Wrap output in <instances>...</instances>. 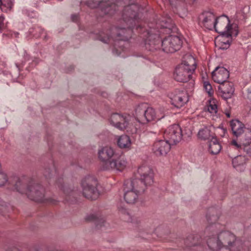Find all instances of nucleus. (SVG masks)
Masks as SVG:
<instances>
[{
  "mask_svg": "<svg viewBox=\"0 0 251 251\" xmlns=\"http://www.w3.org/2000/svg\"><path fill=\"white\" fill-rule=\"evenodd\" d=\"M182 41L177 36H169L162 41V50L166 53H174L181 47Z\"/></svg>",
  "mask_w": 251,
  "mask_h": 251,
  "instance_id": "9b49d317",
  "label": "nucleus"
},
{
  "mask_svg": "<svg viewBox=\"0 0 251 251\" xmlns=\"http://www.w3.org/2000/svg\"><path fill=\"white\" fill-rule=\"evenodd\" d=\"M203 87L206 92L209 96H211L213 94L214 91L212 88L211 85L208 81L203 82Z\"/></svg>",
  "mask_w": 251,
  "mask_h": 251,
  "instance_id": "2f4dec72",
  "label": "nucleus"
},
{
  "mask_svg": "<svg viewBox=\"0 0 251 251\" xmlns=\"http://www.w3.org/2000/svg\"><path fill=\"white\" fill-rule=\"evenodd\" d=\"M139 183L140 182L138 180H132L125 183L124 199L127 203H136L141 194L145 191L144 185L139 186Z\"/></svg>",
  "mask_w": 251,
  "mask_h": 251,
  "instance_id": "39448f33",
  "label": "nucleus"
},
{
  "mask_svg": "<svg viewBox=\"0 0 251 251\" xmlns=\"http://www.w3.org/2000/svg\"><path fill=\"white\" fill-rule=\"evenodd\" d=\"M139 6L136 4H131L125 7L122 15L123 20L128 26L127 28H119L117 40H127L132 32V28L136 26L137 29H138L140 25H136L139 23Z\"/></svg>",
  "mask_w": 251,
  "mask_h": 251,
  "instance_id": "f257e3e1",
  "label": "nucleus"
},
{
  "mask_svg": "<svg viewBox=\"0 0 251 251\" xmlns=\"http://www.w3.org/2000/svg\"><path fill=\"white\" fill-rule=\"evenodd\" d=\"M171 145L165 139L156 140L153 144L152 151L157 156L165 155L170 151Z\"/></svg>",
  "mask_w": 251,
  "mask_h": 251,
  "instance_id": "2eb2a0df",
  "label": "nucleus"
},
{
  "mask_svg": "<svg viewBox=\"0 0 251 251\" xmlns=\"http://www.w3.org/2000/svg\"><path fill=\"white\" fill-rule=\"evenodd\" d=\"M149 50H152V49H150V48H149Z\"/></svg>",
  "mask_w": 251,
  "mask_h": 251,
  "instance_id": "5fc2aeb1",
  "label": "nucleus"
},
{
  "mask_svg": "<svg viewBox=\"0 0 251 251\" xmlns=\"http://www.w3.org/2000/svg\"><path fill=\"white\" fill-rule=\"evenodd\" d=\"M170 4L175 6L178 5V7L180 6L181 4L183 3V0H168Z\"/></svg>",
  "mask_w": 251,
  "mask_h": 251,
  "instance_id": "c9c22d12",
  "label": "nucleus"
},
{
  "mask_svg": "<svg viewBox=\"0 0 251 251\" xmlns=\"http://www.w3.org/2000/svg\"><path fill=\"white\" fill-rule=\"evenodd\" d=\"M13 5L12 0H0V8L4 12L10 10Z\"/></svg>",
  "mask_w": 251,
  "mask_h": 251,
  "instance_id": "cd10ccee",
  "label": "nucleus"
},
{
  "mask_svg": "<svg viewBox=\"0 0 251 251\" xmlns=\"http://www.w3.org/2000/svg\"><path fill=\"white\" fill-rule=\"evenodd\" d=\"M128 164L127 161L124 157H119L117 159H112V160L106 162L104 166H102L103 170H114L120 172L124 170Z\"/></svg>",
  "mask_w": 251,
  "mask_h": 251,
  "instance_id": "4468645a",
  "label": "nucleus"
},
{
  "mask_svg": "<svg viewBox=\"0 0 251 251\" xmlns=\"http://www.w3.org/2000/svg\"><path fill=\"white\" fill-rule=\"evenodd\" d=\"M224 238V243L228 244V247L232 246L234 241V237L228 232H221L218 236L214 235L208 239L207 244L208 248L212 251H217L222 249V243L220 238Z\"/></svg>",
  "mask_w": 251,
  "mask_h": 251,
  "instance_id": "6e6552de",
  "label": "nucleus"
},
{
  "mask_svg": "<svg viewBox=\"0 0 251 251\" xmlns=\"http://www.w3.org/2000/svg\"><path fill=\"white\" fill-rule=\"evenodd\" d=\"M164 117L156 115L154 109L151 107H147L145 104L139 105L135 110V120L136 122L142 124H145L149 122L160 120Z\"/></svg>",
  "mask_w": 251,
  "mask_h": 251,
  "instance_id": "423d86ee",
  "label": "nucleus"
},
{
  "mask_svg": "<svg viewBox=\"0 0 251 251\" xmlns=\"http://www.w3.org/2000/svg\"><path fill=\"white\" fill-rule=\"evenodd\" d=\"M137 178L132 180H138L140 183H139V186L144 185L145 190L148 186L151 185L153 183L154 173L152 169L149 166L143 164L138 168L137 174Z\"/></svg>",
  "mask_w": 251,
  "mask_h": 251,
  "instance_id": "1a4fd4ad",
  "label": "nucleus"
},
{
  "mask_svg": "<svg viewBox=\"0 0 251 251\" xmlns=\"http://www.w3.org/2000/svg\"><path fill=\"white\" fill-rule=\"evenodd\" d=\"M112 1H113L114 0H111Z\"/></svg>",
  "mask_w": 251,
  "mask_h": 251,
  "instance_id": "6e6d98bb",
  "label": "nucleus"
},
{
  "mask_svg": "<svg viewBox=\"0 0 251 251\" xmlns=\"http://www.w3.org/2000/svg\"><path fill=\"white\" fill-rule=\"evenodd\" d=\"M226 115L227 118L230 117V113L229 111H227L225 113Z\"/></svg>",
  "mask_w": 251,
  "mask_h": 251,
  "instance_id": "49530a36",
  "label": "nucleus"
},
{
  "mask_svg": "<svg viewBox=\"0 0 251 251\" xmlns=\"http://www.w3.org/2000/svg\"><path fill=\"white\" fill-rule=\"evenodd\" d=\"M44 36L45 38H46V35H44Z\"/></svg>",
  "mask_w": 251,
  "mask_h": 251,
  "instance_id": "864d4df0",
  "label": "nucleus"
},
{
  "mask_svg": "<svg viewBox=\"0 0 251 251\" xmlns=\"http://www.w3.org/2000/svg\"><path fill=\"white\" fill-rule=\"evenodd\" d=\"M172 27V20L170 17L166 15L162 17L161 19H159L156 22L155 28H168L171 29Z\"/></svg>",
  "mask_w": 251,
  "mask_h": 251,
  "instance_id": "393cba45",
  "label": "nucleus"
},
{
  "mask_svg": "<svg viewBox=\"0 0 251 251\" xmlns=\"http://www.w3.org/2000/svg\"><path fill=\"white\" fill-rule=\"evenodd\" d=\"M119 2L114 3L110 0L100 1L99 0H90L87 2V5L91 8H100L105 14L112 15L117 10Z\"/></svg>",
  "mask_w": 251,
  "mask_h": 251,
  "instance_id": "9d476101",
  "label": "nucleus"
},
{
  "mask_svg": "<svg viewBox=\"0 0 251 251\" xmlns=\"http://www.w3.org/2000/svg\"><path fill=\"white\" fill-rule=\"evenodd\" d=\"M246 134L248 135V138L245 139V141L240 139L239 148H243L244 150L249 155L251 156V130L250 129L246 130Z\"/></svg>",
  "mask_w": 251,
  "mask_h": 251,
  "instance_id": "b1692460",
  "label": "nucleus"
},
{
  "mask_svg": "<svg viewBox=\"0 0 251 251\" xmlns=\"http://www.w3.org/2000/svg\"><path fill=\"white\" fill-rule=\"evenodd\" d=\"M229 76V72L223 67H217L212 73V77L214 81L220 85L226 82Z\"/></svg>",
  "mask_w": 251,
  "mask_h": 251,
  "instance_id": "dca6fc26",
  "label": "nucleus"
},
{
  "mask_svg": "<svg viewBox=\"0 0 251 251\" xmlns=\"http://www.w3.org/2000/svg\"><path fill=\"white\" fill-rule=\"evenodd\" d=\"M119 212L120 214L123 216V218L125 221L130 222L131 221V218L128 211L123 207H118Z\"/></svg>",
  "mask_w": 251,
  "mask_h": 251,
  "instance_id": "7c9ffc66",
  "label": "nucleus"
},
{
  "mask_svg": "<svg viewBox=\"0 0 251 251\" xmlns=\"http://www.w3.org/2000/svg\"><path fill=\"white\" fill-rule=\"evenodd\" d=\"M14 190L21 194H25L31 200L39 202H43L44 198V190L42 187L37 184L27 185V180L25 177L14 178Z\"/></svg>",
  "mask_w": 251,
  "mask_h": 251,
  "instance_id": "f03ea898",
  "label": "nucleus"
},
{
  "mask_svg": "<svg viewBox=\"0 0 251 251\" xmlns=\"http://www.w3.org/2000/svg\"><path fill=\"white\" fill-rule=\"evenodd\" d=\"M215 25L214 28L220 34L229 35V33L232 32V25L230 23L229 18L225 15L216 17Z\"/></svg>",
  "mask_w": 251,
  "mask_h": 251,
  "instance_id": "ddd939ff",
  "label": "nucleus"
},
{
  "mask_svg": "<svg viewBox=\"0 0 251 251\" xmlns=\"http://www.w3.org/2000/svg\"><path fill=\"white\" fill-rule=\"evenodd\" d=\"M98 219L97 217L94 214H91L87 216L86 220L87 221H96Z\"/></svg>",
  "mask_w": 251,
  "mask_h": 251,
  "instance_id": "58836bf2",
  "label": "nucleus"
},
{
  "mask_svg": "<svg viewBox=\"0 0 251 251\" xmlns=\"http://www.w3.org/2000/svg\"><path fill=\"white\" fill-rule=\"evenodd\" d=\"M232 164H233V167L234 168V167H235V166H234V164H233V162H232Z\"/></svg>",
  "mask_w": 251,
  "mask_h": 251,
  "instance_id": "603ef678",
  "label": "nucleus"
},
{
  "mask_svg": "<svg viewBox=\"0 0 251 251\" xmlns=\"http://www.w3.org/2000/svg\"><path fill=\"white\" fill-rule=\"evenodd\" d=\"M71 18L73 21L76 22L78 20V15L75 14L72 15Z\"/></svg>",
  "mask_w": 251,
  "mask_h": 251,
  "instance_id": "37998d69",
  "label": "nucleus"
},
{
  "mask_svg": "<svg viewBox=\"0 0 251 251\" xmlns=\"http://www.w3.org/2000/svg\"><path fill=\"white\" fill-rule=\"evenodd\" d=\"M238 127L237 129H236V138L239 137V139L238 141V143H236V149H238L240 146V141L241 139L242 141H245V139L248 138V135H247V129H249V128H246L245 127L244 124L241 123L238 120H236V127Z\"/></svg>",
  "mask_w": 251,
  "mask_h": 251,
  "instance_id": "5701e85b",
  "label": "nucleus"
},
{
  "mask_svg": "<svg viewBox=\"0 0 251 251\" xmlns=\"http://www.w3.org/2000/svg\"><path fill=\"white\" fill-rule=\"evenodd\" d=\"M150 30H147L145 32L143 33V37L145 39V45L146 46V48H148L147 45L149 44L151 45L152 44V42L151 41V39L152 38V36L154 35L156 37H158L159 35V33L161 32V31H158V33H156L154 30H155V28L151 26H149Z\"/></svg>",
  "mask_w": 251,
  "mask_h": 251,
  "instance_id": "a878e982",
  "label": "nucleus"
},
{
  "mask_svg": "<svg viewBox=\"0 0 251 251\" xmlns=\"http://www.w3.org/2000/svg\"><path fill=\"white\" fill-rule=\"evenodd\" d=\"M218 91L222 97L225 100L230 98L235 91L233 83L226 82L218 87Z\"/></svg>",
  "mask_w": 251,
  "mask_h": 251,
  "instance_id": "6ab92c4d",
  "label": "nucleus"
},
{
  "mask_svg": "<svg viewBox=\"0 0 251 251\" xmlns=\"http://www.w3.org/2000/svg\"><path fill=\"white\" fill-rule=\"evenodd\" d=\"M7 181L6 175L2 172H0V186H2L5 184Z\"/></svg>",
  "mask_w": 251,
  "mask_h": 251,
  "instance_id": "f704fd0d",
  "label": "nucleus"
},
{
  "mask_svg": "<svg viewBox=\"0 0 251 251\" xmlns=\"http://www.w3.org/2000/svg\"><path fill=\"white\" fill-rule=\"evenodd\" d=\"M216 17L210 11H205L200 16V19L202 25L206 29L212 30L215 25Z\"/></svg>",
  "mask_w": 251,
  "mask_h": 251,
  "instance_id": "f3484780",
  "label": "nucleus"
},
{
  "mask_svg": "<svg viewBox=\"0 0 251 251\" xmlns=\"http://www.w3.org/2000/svg\"><path fill=\"white\" fill-rule=\"evenodd\" d=\"M231 144L233 146H235V139H233L231 142Z\"/></svg>",
  "mask_w": 251,
  "mask_h": 251,
  "instance_id": "de8ad7c7",
  "label": "nucleus"
},
{
  "mask_svg": "<svg viewBox=\"0 0 251 251\" xmlns=\"http://www.w3.org/2000/svg\"><path fill=\"white\" fill-rule=\"evenodd\" d=\"M239 139H239H236V143H238ZM238 144L239 145V144Z\"/></svg>",
  "mask_w": 251,
  "mask_h": 251,
  "instance_id": "3c124183",
  "label": "nucleus"
},
{
  "mask_svg": "<svg viewBox=\"0 0 251 251\" xmlns=\"http://www.w3.org/2000/svg\"><path fill=\"white\" fill-rule=\"evenodd\" d=\"M248 98L251 99V88L248 90Z\"/></svg>",
  "mask_w": 251,
  "mask_h": 251,
  "instance_id": "a18cd8bd",
  "label": "nucleus"
},
{
  "mask_svg": "<svg viewBox=\"0 0 251 251\" xmlns=\"http://www.w3.org/2000/svg\"><path fill=\"white\" fill-rule=\"evenodd\" d=\"M229 125L231 128V129L232 130V133L233 135H235V121L234 120H232L229 123Z\"/></svg>",
  "mask_w": 251,
  "mask_h": 251,
  "instance_id": "4c0bfd02",
  "label": "nucleus"
},
{
  "mask_svg": "<svg viewBox=\"0 0 251 251\" xmlns=\"http://www.w3.org/2000/svg\"><path fill=\"white\" fill-rule=\"evenodd\" d=\"M117 143L118 146L121 149L129 150L131 148L132 142L129 136L122 135L117 136Z\"/></svg>",
  "mask_w": 251,
  "mask_h": 251,
  "instance_id": "4be33fe9",
  "label": "nucleus"
},
{
  "mask_svg": "<svg viewBox=\"0 0 251 251\" xmlns=\"http://www.w3.org/2000/svg\"><path fill=\"white\" fill-rule=\"evenodd\" d=\"M208 111L211 114H216L217 112V106L214 101H210L209 105L207 108Z\"/></svg>",
  "mask_w": 251,
  "mask_h": 251,
  "instance_id": "473e14b6",
  "label": "nucleus"
},
{
  "mask_svg": "<svg viewBox=\"0 0 251 251\" xmlns=\"http://www.w3.org/2000/svg\"><path fill=\"white\" fill-rule=\"evenodd\" d=\"M225 249H226V251H231V250L229 248L228 249L227 248H226Z\"/></svg>",
  "mask_w": 251,
  "mask_h": 251,
  "instance_id": "8fccbe9b",
  "label": "nucleus"
},
{
  "mask_svg": "<svg viewBox=\"0 0 251 251\" xmlns=\"http://www.w3.org/2000/svg\"><path fill=\"white\" fill-rule=\"evenodd\" d=\"M4 17L1 15L0 16V32H1V28L3 25Z\"/></svg>",
  "mask_w": 251,
  "mask_h": 251,
  "instance_id": "79ce46f5",
  "label": "nucleus"
},
{
  "mask_svg": "<svg viewBox=\"0 0 251 251\" xmlns=\"http://www.w3.org/2000/svg\"><path fill=\"white\" fill-rule=\"evenodd\" d=\"M231 34L229 33V35H225V33H221L216 38V44L220 49L225 50L229 48L231 41Z\"/></svg>",
  "mask_w": 251,
  "mask_h": 251,
  "instance_id": "412c9836",
  "label": "nucleus"
},
{
  "mask_svg": "<svg viewBox=\"0 0 251 251\" xmlns=\"http://www.w3.org/2000/svg\"><path fill=\"white\" fill-rule=\"evenodd\" d=\"M191 239L194 240V238L192 237H189L185 241V243L187 246L190 247L191 246L194 245V244L190 243V240Z\"/></svg>",
  "mask_w": 251,
  "mask_h": 251,
  "instance_id": "ea45409f",
  "label": "nucleus"
},
{
  "mask_svg": "<svg viewBox=\"0 0 251 251\" xmlns=\"http://www.w3.org/2000/svg\"><path fill=\"white\" fill-rule=\"evenodd\" d=\"M222 147L216 138L212 137L209 142V151L212 154H217L221 150Z\"/></svg>",
  "mask_w": 251,
  "mask_h": 251,
  "instance_id": "bb28decb",
  "label": "nucleus"
},
{
  "mask_svg": "<svg viewBox=\"0 0 251 251\" xmlns=\"http://www.w3.org/2000/svg\"><path fill=\"white\" fill-rule=\"evenodd\" d=\"M172 104L177 108L183 106L188 101V97L185 91L178 92L170 98Z\"/></svg>",
  "mask_w": 251,
  "mask_h": 251,
  "instance_id": "a211bd4d",
  "label": "nucleus"
},
{
  "mask_svg": "<svg viewBox=\"0 0 251 251\" xmlns=\"http://www.w3.org/2000/svg\"><path fill=\"white\" fill-rule=\"evenodd\" d=\"M246 160V158L244 156L242 155H238L236 156V163H239L238 166L240 165H243L245 163ZM237 167V165H236V168ZM237 169H236V170Z\"/></svg>",
  "mask_w": 251,
  "mask_h": 251,
  "instance_id": "72a5a7b5",
  "label": "nucleus"
},
{
  "mask_svg": "<svg viewBox=\"0 0 251 251\" xmlns=\"http://www.w3.org/2000/svg\"><path fill=\"white\" fill-rule=\"evenodd\" d=\"M198 135L201 139H209L211 137L210 131L207 127L202 128L199 130Z\"/></svg>",
  "mask_w": 251,
  "mask_h": 251,
  "instance_id": "c756f323",
  "label": "nucleus"
},
{
  "mask_svg": "<svg viewBox=\"0 0 251 251\" xmlns=\"http://www.w3.org/2000/svg\"><path fill=\"white\" fill-rule=\"evenodd\" d=\"M16 66L18 68V70L20 71V65L18 63H16Z\"/></svg>",
  "mask_w": 251,
  "mask_h": 251,
  "instance_id": "09e8293b",
  "label": "nucleus"
},
{
  "mask_svg": "<svg viewBox=\"0 0 251 251\" xmlns=\"http://www.w3.org/2000/svg\"><path fill=\"white\" fill-rule=\"evenodd\" d=\"M134 120L135 118L128 114L113 113L110 116L109 122L111 125L121 130L126 129L127 132L133 133L136 132L138 128L136 125H133Z\"/></svg>",
  "mask_w": 251,
  "mask_h": 251,
  "instance_id": "20e7f679",
  "label": "nucleus"
},
{
  "mask_svg": "<svg viewBox=\"0 0 251 251\" xmlns=\"http://www.w3.org/2000/svg\"><path fill=\"white\" fill-rule=\"evenodd\" d=\"M196 68L195 58L191 55H186L181 64L175 68L174 77L176 80L180 82H186L191 78Z\"/></svg>",
  "mask_w": 251,
  "mask_h": 251,
  "instance_id": "7ed1b4c3",
  "label": "nucleus"
},
{
  "mask_svg": "<svg viewBox=\"0 0 251 251\" xmlns=\"http://www.w3.org/2000/svg\"><path fill=\"white\" fill-rule=\"evenodd\" d=\"M24 56L25 61H27L29 60V56L28 54L26 53V52H25V51L24 52Z\"/></svg>",
  "mask_w": 251,
  "mask_h": 251,
  "instance_id": "c03bdc74",
  "label": "nucleus"
},
{
  "mask_svg": "<svg viewBox=\"0 0 251 251\" xmlns=\"http://www.w3.org/2000/svg\"><path fill=\"white\" fill-rule=\"evenodd\" d=\"M182 130L178 125L174 124L169 126L164 132V138L172 145L176 144L181 141Z\"/></svg>",
  "mask_w": 251,
  "mask_h": 251,
  "instance_id": "f8f14e48",
  "label": "nucleus"
},
{
  "mask_svg": "<svg viewBox=\"0 0 251 251\" xmlns=\"http://www.w3.org/2000/svg\"><path fill=\"white\" fill-rule=\"evenodd\" d=\"M28 33L33 37L38 38L44 33V30L41 27L35 26L30 28Z\"/></svg>",
  "mask_w": 251,
  "mask_h": 251,
  "instance_id": "c85d7f7f",
  "label": "nucleus"
},
{
  "mask_svg": "<svg viewBox=\"0 0 251 251\" xmlns=\"http://www.w3.org/2000/svg\"><path fill=\"white\" fill-rule=\"evenodd\" d=\"M97 184V180L94 177L90 176L84 177L81 182L83 195L89 200L97 199L99 196Z\"/></svg>",
  "mask_w": 251,
  "mask_h": 251,
  "instance_id": "0eeeda50",
  "label": "nucleus"
},
{
  "mask_svg": "<svg viewBox=\"0 0 251 251\" xmlns=\"http://www.w3.org/2000/svg\"><path fill=\"white\" fill-rule=\"evenodd\" d=\"M44 174L46 177L50 178V168H46L44 173Z\"/></svg>",
  "mask_w": 251,
  "mask_h": 251,
  "instance_id": "a19ab883",
  "label": "nucleus"
},
{
  "mask_svg": "<svg viewBox=\"0 0 251 251\" xmlns=\"http://www.w3.org/2000/svg\"><path fill=\"white\" fill-rule=\"evenodd\" d=\"M99 40L104 43H108L110 41V36L107 35L106 37H103L102 35L100 34L99 36Z\"/></svg>",
  "mask_w": 251,
  "mask_h": 251,
  "instance_id": "e433bc0d",
  "label": "nucleus"
},
{
  "mask_svg": "<svg viewBox=\"0 0 251 251\" xmlns=\"http://www.w3.org/2000/svg\"><path fill=\"white\" fill-rule=\"evenodd\" d=\"M114 151L112 148L109 146H106L102 148L99 151V157L103 162V165L104 166L106 162H109V160L114 154Z\"/></svg>",
  "mask_w": 251,
  "mask_h": 251,
  "instance_id": "aec40b11",
  "label": "nucleus"
}]
</instances>
